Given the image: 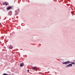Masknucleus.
I'll list each match as a JSON object with an SVG mask.
<instances>
[{
  "mask_svg": "<svg viewBox=\"0 0 75 75\" xmlns=\"http://www.w3.org/2000/svg\"><path fill=\"white\" fill-rule=\"evenodd\" d=\"M69 63H71L72 64H73L74 65L75 64V63L74 62H70L69 61H67L65 62H63L62 63L63 64H65V65H67V64H69Z\"/></svg>",
  "mask_w": 75,
  "mask_h": 75,
  "instance_id": "obj_1",
  "label": "nucleus"
},
{
  "mask_svg": "<svg viewBox=\"0 0 75 75\" xmlns=\"http://www.w3.org/2000/svg\"><path fill=\"white\" fill-rule=\"evenodd\" d=\"M72 67V64H68L66 66V68H68L69 67Z\"/></svg>",
  "mask_w": 75,
  "mask_h": 75,
  "instance_id": "obj_2",
  "label": "nucleus"
},
{
  "mask_svg": "<svg viewBox=\"0 0 75 75\" xmlns=\"http://www.w3.org/2000/svg\"><path fill=\"white\" fill-rule=\"evenodd\" d=\"M6 5V6H7L8 5V3L7 2H5L4 3H3L2 5L4 6V5Z\"/></svg>",
  "mask_w": 75,
  "mask_h": 75,
  "instance_id": "obj_3",
  "label": "nucleus"
},
{
  "mask_svg": "<svg viewBox=\"0 0 75 75\" xmlns=\"http://www.w3.org/2000/svg\"><path fill=\"white\" fill-rule=\"evenodd\" d=\"M32 69H34V70H35V71H37V67H33L32 68Z\"/></svg>",
  "mask_w": 75,
  "mask_h": 75,
  "instance_id": "obj_4",
  "label": "nucleus"
},
{
  "mask_svg": "<svg viewBox=\"0 0 75 75\" xmlns=\"http://www.w3.org/2000/svg\"><path fill=\"white\" fill-rule=\"evenodd\" d=\"M24 66V63H21L20 64V66L21 67H23Z\"/></svg>",
  "mask_w": 75,
  "mask_h": 75,
  "instance_id": "obj_5",
  "label": "nucleus"
},
{
  "mask_svg": "<svg viewBox=\"0 0 75 75\" xmlns=\"http://www.w3.org/2000/svg\"><path fill=\"white\" fill-rule=\"evenodd\" d=\"M10 15L11 16L12 14V12L11 11H10Z\"/></svg>",
  "mask_w": 75,
  "mask_h": 75,
  "instance_id": "obj_6",
  "label": "nucleus"
},
{
  "mask_svg": "<svg viewBox=\"0 0 75 75\" xmlns=\"http://www.w3.org/2000/svg\"><path fill=\"white\" fill-rule=\"evenodd\" d=\"M13 47L12 46H10V48H11V49H13Z\"/></svg>",
  "mask_w": 75,
  "mask_h": 75,
  "instance_id": "obj_7",
  "label": "nucleus"
},
{
  "mask_svg": "<svg viewBox=\"0 0 75 75\" xmlns=\"http://www.w3.org/2000/svg\"><path fill=\"white\" fill-rule=\"evenodd\" d=\"M7 10H10V6L7 8Z\"/></svg>",
  "mask_w": 75,
  "mask_h": 75,
  "instance_id": "obj_8",
  "label": "nucleus"
},
{
  "mask_svg": "<svg viewBox=\"0 0 75 75\" xmlns=\"http://www.w3.org/2000/svg\"><path fill=\"white\" fill-rule=\"evenodd\" d=\"M3 75H8V74L5 73V74H3Z\"/></svg>",
  "mask_w": 75,
  "mask_h": 75,
  "instance_id": "obj_9",
  "label": "nucleus"
},
{
  "mask_svg": "<svg viewBox=\"0 0 75 75\" xmlns=\"http://www.w3.org/2000/svg\"><path fill=\"white\" fill-rule=\"evenodd\" d=\"M12 8V7L11 6H10V9H11Z\"/></svg>",
  "mask_w": 75,
  "mask_h": 75,
  "instance_id": "obj_10",
  "label": "nucleus"
},
{
  "mask_svg": "<svg viewBox=\"0 0 75 75\" xmlns=\"http://www.w3.org/2000/svg\"><path fill=\"white\" fill-rule=\"evenodd\" d=\"M15 0L13 1H14L13 3H15Z\"/></svg>",
  "mask_w": 75,
  "mask_h": 75,
  "instance_id": "obj_11",
  "label": "nucleus"
},
{
  "mask_svg": "<svg viewBox=\"0 0 75 75\" xmlns=\"http://www.w3.org/2000/svg\"><path fill=\"white\" fill-rule=\"evenodd\" d=\"M28 72H29V70H28Z\"/></svg>",
  "mask_w": 75,
  "mask_h": 75,
  "instance_id": "obj_12",
  "label": "nucleus"
}]
</instances>
